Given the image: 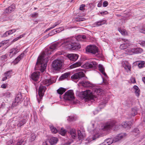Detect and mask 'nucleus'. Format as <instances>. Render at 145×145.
I'll list each match as a JSON object with an SVG mask.
<instances>
[{
  "label": "nucleus",
  "mask_w": 145,
  "mask_h": 145,
  "mask_svg": "<svg viewBox=\"0 0 145 145\" xmlns=\"http://www.w3.org/2000/svg\"><path fill=\"white\" fill-rule=\"evenodd\" d=\"M56 29H54L50 33H49L48 35H47L46 37H48V36H52L56 33Z\"/></svg>",
  "instance_id": "a19ab883"
},
{
  "label": "nucleus",
  "mask_w": 145,
  "mask_h": 145,
  "mask_svg": "<svg viewBox=\"0 0 145 145\" xmlns=\"http://www.w3.org/2000/svg\"><path fill=\"white\" fill-rule=\"evenodd\" d=\"M105 23L106 21L105 20H102L96 22L94 23V25L95 26L98 27L104 24Z\"/></svg>",
  "instance_id": "c85d7f7f"
},
{
  "label": "nucleus",
  "mask_w": 145,
  "mask_h": 145,
  "mask_svg": "<svg viewBox=\"0 0 145 145\" xmlns=\"http://www.w3.org/2000/svg\"><path fill=\"white\" fill-rule=\"evenodd\" d=\"M7 145H14L13 141L11 140H9L7 142Z\"/></svg>",
  "instance_id": "bf43d9fd"
},
{
  "label": "nucleus",
  "mask_w": 145,
  "mask_h": 145,
  "mask_svg": "<svg viewBox=\"0 0 145 145\" xmlns=\"http://www.w3.org/2000/svg\"><path fill=\"white\" fill-rule=\"evenodd\" d=\"M79 83L84 87L91 88L94 87V85L89 81H82L80 82Z\"/></svg>",
  "instance_id": "2eb2a0df"
},
{
  "label": "nucleus",
  "mask_w": 145,
  "mask_h": 145,
  "mask_svg": "<svg viewBox=\"0 0 145 145\" xmlns=\"http://www.w3.org/2000/svg\"><path fill=\"white\" fill-rule=\"evenodd\" d=\"M82 63L80 61H78L71 65L70 67L71 69H73L75 67L80 66L81 65Z\"/></svg>",
  "instance_id": "bb28decb"
},
{
  "label": "nucleus",
  "mask_w": 145,
  "mask_h": 145,
  "mask_svg": "<svg viewBox=\"0 0 145 145\" xmlns=\"http://www.w3.org/2000/svg\"><path fill=\"white\" fill-rule=\"evenodd\" d=\"M66 89L63 88H60L57 90V93L60 95H62L64 93Z\"/></svg>",
  "instance_id": "7c9ffc66"
},
{
  "label": "nucleus",
  "mask_w": 145,
  "mask_h": 145,
  "mask_svg": "<svg viewBox=\"0 0 145 145\" xmlns=\"http://www.w3.org/2000/svg\"><path fill=\"white\" fill-rule=\"evenodd\" d=\"M38 13L36 12H34L31 14H30V16L32 17V18H34V17H36L38 16Z\"/></svg>",
  "instance_id": "864d4df0"
},
{
  "label": "nucleus",
  "mask_w": 145,
  "mask_h": 145,
  "mask_svg": "<svg viewBox=\"0 0 145 145\" xmlns=\"http://www.w3.org/2000/svg\"><path fill=\"white\" fill-rule=\"evenodd\" d=\"M75 21L76 22H80L84 21L85 20V18L81 17H78L75 18Z\"/></svg>",
  "instance_id": "ea45409f"
},
{
  "label": "nucleus",
  "mask_w": 145,
  "mask_h": 145,
  "mask_svg": "<svg viewBox=\"0 0 145 145\" xmlns=\"http://www.w3.org/2000/svg\"><path fill=\"white\" fill-rule=\"evenodd\" d=\"M138 111V109L136 108H134L132 109L131 114V117L137 115V112Z\"/></svg>",
  "instance_id": "c756f323"
},
{
  "label": "nucleus",
  "mask_w": 145,
  "mask_h": 145,
  "mask_svg": "<svg viewBox=\"0 0 145 145\" xmlns=\"http://www.w3.org/2000/svg\"><path fill=\"white\" fill-rule=\"evenodd\" d=\"M76 40L78 41H86L87 40L86 36L84 35H79L76 37H72L64 39L62 41L61 45L65 48L69 49L78 50L80 48V44L76 43Z\"/></svg>",
  "instance_id": "f257e3e1"
},
{
  "label": "nucleus",
  "mask_w": 145,
  "mask_h": 145,
  "mask_svg": "<svg viewBox=\"0 0 145 145\" xmlns=\"http://www.w3.org/2000/svg\"><path fill=\"white\" fill-rule=\"evenodd\" d=\"M19 51V49L18 48V47H16L15 48H12L10 49V51L9 55L10 58L12 57Z\"/></svg>",
  "instance_id": "4468645a"
},
{
  "label": "nucleus",
  "mask_w": 145,
  "mask_h": 145,
  "mask_svg": "<svg viewBox=\"0 0 145 145\" xmlns=\"http://www.w3.org/2000/svg\"><path fill=\"white\" fill-rule=\"evenodd\" d=\"M81 98L84 99L86 101L93 99L94 95L90 90H86L81 93Z\"/></svg>",
  "instance_id": "39448f33"
},
{
  "label": "nucleus",
  "mask_w": 145,
  "mask_h": 145,
  "mask_svg": "<svg viewBox=\"0 0 145 145\" xmlns=\"http://www.w3.org/2000/svg\"><path fill=\"white\" fill-rule=\"evenodd\" d=\"M108 5V2L107 1H105L103 3V7H106Z\"/></svg>",
  "instance_id": "69168bd1"
},
{
  "label": "nucleus",
  "mask_w": 145,
  "mask_h": 145,
  "mask_svg": "<svg viewBox=\"0 0 145 145\" xmlns=\"http://www.w3.org/2000/svg\"><path fill=\"white\" fill-rule=\"evenodd\" d=\"M85 76V74L83 72H79L74 74L72 75L71 78L72 80L80 79L84 77Z\"/></svg>",
  "instance_id": "f8f14e48"
},
{
  "label": "nucleus",
  "mask_w": 145,
  "mask_h": 145,
  "mask_svg": "<svg viewBox=\"0 0 145 145\" xmlns=\"http://www.w3.org/2000/svg\"><path fill=\"white\" fill-rule=\"evenodd\" d=\"M133 133H136L138 134L139 133V130L138 129V128H135L134 129L133 131Z\"/></svg>",
  "instance_id": "0e129e2a"
},
{
  "label": "nucleus",
  "mask_w": 145,
  "mask_h": 145,
  "mask_svg": "<svg viewBox=\"0 0 145 145\" xmlns=\"http://www.w3.org/2000/svg\"><path fill=\"white\" fill-rule=\"evenodd\" d=\"M11 13L9 9H8V8L5 9L4 12V13L5 14H7Z\"/></svg>",
  "instance_id": "13d9d810"
},
{
  "label": "nucleus",
  "mask_w": 145,
  "mask_h": 145,
  "mask_svg": "<svg viewBox=\"0 0 145 145\" xmlns=\"http://www.w3.org/2000/svg\"><path fill=\"white\" fill-rule=\"evenodd\" d=\"M126 135V134L125 133H121L118 134L113 139V142H115L119 141Z\"/></svg>",
  "instance_id": "dca6fc26"
},
{
  "label": "nucleus",
  "mask_w": 145,
  "mask_h": 145,
  "mask_svg": "<svg viewBox=\"0 0 145 145\" xmlns=\"http://www.w3.org/2000/svg\"><path fill=\"white\" fill-rule=\"evenodd\" d=\"M40 74V72L38 71L35 72L32 74L31 78L34 81H37L39 78Z\"/></svg>",
  "instance_id": "a211bd4d"
},
{
  "label": "nucleus",
  "mask_w": 145,
  "mask_h": 145,
  "mask_svg": "<svg viewBox=\"0 0 145 145\" xmlns=\"http://www.w3.org/2000/svg\"><path fill=\"white\" fill-rule=\"evenodd\" d=\"M138 66L140 68L145 67V62L143 61L140 62L138 64Z\"/></svg>",
  "instance_id": "e433bc0d"
},
{
  "label": "nucleus",
  "mask_w": 145,
  "mask_h": 145,
  "mask_svg": "<svg viewBox=\"0 0 145 145\" xmlns=\"http://www.w3.org/2000/svg\"><path fill=\"white\" fill-rule=\"evenodd\" d=\"M22 97L21 93L19 92L16 95L15 101L12 103V106L14 107L16 106L18 103H20L22 101Z\"/></svg>",
  "instance_id": "9b49d317"
},
{
  "label": "nucleus",
  "mask_w": 145,
  "mask_h": 145,
  "mask_svg": "<svg viewBox=\"0 0 145 145\" xmlns=\"http://www.w3.org/2000/svg\"><path fill=\"white\" fill-rule=\"evenodd\" d=\"M85 5L84 4H83L80 5V10H85Z\"/></svg>",
  "instance_id": "4d7b16f0"
},
{
  "label": "nucleus",
  "mask_w": 145,
  "mask_h": 145,
  "mask_svg": "<svg viewBox=\"0 0 145 145\" xmlns=\"http://www.w3.org/2000/svg\"><path fill=\"white\" fill-rule=\"evenodd\" d=\"M122 40L124 42L120 45V49L123 50L126 49L130 46L129 41L128 40L122 39Z\"/></svg>",
  "instance_id": "ddd939ff"
},
{
  "label": "nucleus",
  "mask_w": 145,
  "mask_h": 145,
  "mask_svg": "<svg viewBox=\"0 0 145 145\" xmlns=\"http://www.w3.org/2000/svg\"><path fill=\"white\" fill-rule=\"evenodd\" d=\"M73 91L69 90L65 92L63 95L64 99L66 100H72L74 99Z\"/></svg>",
  "instance_id": "1a4fd4ad"
},
{
  "label": "nucleus",
  "mask_w": 145,
  "mask_h": 145,
  "mask_svg": "<svg viewBox=\"0 0 145 145\" xmlns=\"http://www.w3.org/2000/svg\"><path fill=\"white\" fill-rule=\"evenodd\" d=\"M3 96L6 97L7 98H9L10 97L11 93L9 92H7L5 93H4Z\"/></svg>",
  "instance_id": "8fccbe9b"
},
{
  "label": "nucleus",
  "mask_w": 145,
  "mask_h": 145,
  "mask_svg": "<svg viewBox=\"0 0 145 145\" xmlns=\"http://www.w3.org/2000/svg\"><path fill=\"white\" fill-rule=\"evenodd\" d=\"M122 66L125 69L127 70V72L131 71V65L127 61L122 63Z\"/></svg>",
  "instance_id": "6ab92c4d"
},
{
  "label": "nucleus",
  "mask_w": 145,
  "mask_h": 145,
  "mask_svg": "<svg viewBox=\"0 0 145 145\" xmlns=\"http://www.w3.org/2000/svg\"><path fill=\"white\" fill-rule=\"evenodd\" d=\"M56 29V33H59L60 32L62 31L63 30L62 28L61 27H59L57 29Z\"/></svg>",
  "instance_id": "680f3d73"
},
{
  "label": "nucleus",
  "mask_w": 145,
  "mask_h": 145,
  "mask_svg": "<svg viewBox=\"0 0 145 145\" xmlns=\"http://www.w3.org/2000/svg\"><path fill=\"white\" fill-rule=\"evenodd\" d=\"M66 132V131L65 129L63 128H61V130L59 131V133L63 136L65 135Z\"/></svg>",
  "instance_id": "c03bdc74"
},
{
  "label": "nucleus",
  "mask_w": 145,
  "mask_h": 145,
  "mask_svg": "<svg viewBox=\"0 0 145 145\" xmlns=\"http://www.w3.org/2000/svg\"><path fill=\"white\" fill-rule=\"evenodd\" d=\"M100 135L98 133L94 135L93 137V140H94L96 138H99L100 137Z\"/></svg>",
  "instance_id": "5fc2aeb1"
},
{
  "label": "nucleus",
  "mask_w": 145,
  "mask_h": 145,
  "mask_svg": "<svg viewBox=\"0 0 145 145\" xmlns=\"http://www.w3.org/2000/svg\"><path fill=\"white\" fill-rule=\"evenodd\" d=\"M132 123L131 121H125L121 124V126L127 129H129L132 126Z\"/></svg>",
  "instance_id": "f3484780"
},
{
  "label": "nucleus",
  "mask_w": 145,
  "mask_h": 145,
  "mask_svg": "<svg viewBox=\"0 0 145 145\" xmlns=\"http://www.w3.org/2000/svg\"><path fill=\"white\" fill-rule=\"evenodd\" d=\"M139 43L142 46L145 47V41H140L139 42Z\"/></svg>",
  "instance_id": "052dcab7"
},
{
  "label": "nucleus",
  "mask_w": 145,
  "mask_h": 145,
  "mask_svg": "<svg viewBox=\"0 0 145 145\" xmlns=\"http://www.w3.org/2000/svg\"><path fill=\"white\" fill-rule=\"evenodd\" d=\"M58 141V139L56 137H52L49 140V142L51 145H53L56 144Z\"/></svg>",
  "instance_id": "5701e85b"
},
{
  "label": "nucleus",
  "mask_w": 145,
  "mask_h": 145,
  "mask_svg": "<svg viewBox=\"0 0 145 145\" xmlns=\"http://www.w3.org/2000/svg\"><path fill=\"white\" fill-rule=\"evenodd\" d=\"M57 44H53L48 48L46 49L45 52L38 57L35 67H36L38 65L39 67H40V70L41 72L44 71L47 66L48 60L47 58L45 57V55H50L52 52L57 48Z\"/></svg>",
  "instance_id": "f03ea898"
},
{
  "label": "nucleus",
  "mask_w": 145,
  "mask_h": 145,
  "mask_svg": "<svg viewBox=\"0 0 145 145\" xmlns=\"http://www.w3.org/2000/svg\"><path fill=\"white\" fill-rule=\"evenodd\" d=\"M108 13V12L107 11L105 10L99 12L98 13V14L100 15V14L101 16H103L104 15L107 14Z\"/></svg>",
  "instance_id": "3c124183"
},
{
  "label": "nucleus",
  "mask_w": 145,
  "mask_h": 145,
  "mask_svg": "<svg viewBox=\"0 0 145 145\" xmlns=\"http://www.w3.org/2000/svg\"><path fill=\"white\" fill-rule=\"evenodd\" d=\"M118 30L122 35H125L126 33V31L124 29H122L120 28H119Z\"/></svg>",
  "instance_id": "49530a36"
},
{
  "label": "nucleus",
  "mask_w": 145,
  "mask_h": 145,
  "mask_svg": "<svg viewBox=\"0 0 145 145\" xmlns=\"http://www.w3.org/2000/svg\"><path fill=\"white\" fill-rule=\"evenodd\" d=\"M116 123L114 121H110L108 122L104 126L103 128H102V129L104 131H106L109 132V131L111 129L114 130H117Z\"/></svg>",
  "instance_id": "7ed1b4c3"
},
{
  "label": "nucleus",
  "mask_w": 145,
  "mask_h": 145,
  "mask_svg": "<svg viewBox=\"0 0 145 145\" xmlns=\"http://www.w3.org/2000/svg\"><path fill=\"white\" fill-rule=\"evenodd\" d=\"M36 137L35 134L32 133L31 135L30 140L31 141H33L35 140Z\"/></svg>",
  "instance_id": "09e8293b"
},
{
  "label": "nucleus",
  "mask_w": 145,
  "mask_h": 145,
  "mask_svg": "<svg viewBox=\"0 0 145 145\" xmlns=\"http://www.w3.org/2000/svg\"><path fill=\"white\" fill-rule=\"evenodd\" d=\"M78 136L79 140L82 139L83 138V135L82 133L79 130L78 131Z\"/></svg>",
  "instance_id": "f704fd0d"
},
{
  "label": "nucleus",
  "mask_w": 145,
  "mask_h": 145,
  "mask_svg": "<svg viewBox=\"0 0 145 145\" xmlns=\"http://www.w3.org/2000/svg\"><path fill=\"white\" fill-rule=\"evenodd\" d=\"M86 51L95 55H97L98 54L97 47L96 46L93 45L88 46L86 48Z\"/></svg>",
  "instance_id": "0eeeda50"
},
{
  "label": "nucleus",
  "mask_w": 145,
  "mask_h": 145,
  "mask_svg": "<svg viewBox=\"0 0 145 145\" xmlns=\"http://www.w3.org/2000/svg\"><path fill=\"white\" fill-rule=\"evenodd\" d=\"M140 32L145 34V29H142L140 30Z\"/></svg>",
  "instance_id": "774afa93"
},
{
  "label": "nucleus",
  "mask_w": 145,
  "mask_h": 145,
  "mask_svg": "<svg viewBox=\"0 0 145 145\" xmlns=\"http://www.w3.org/2000/svg\"><path fill=\"white\" fill-rule=\"evenodd\" d=\"M97 66V63L95 61L91 60L86 63L83 65V67L85 69L94 70L96 69Z\"/></svg>",
  "instance_id": "423d86ee"
},
{
  "label": "nucleus",
  "mask_w": 145,
  "mask_h": 145,
  "mask_svg": "<svg viewBox=\"0 0 145 145\" xmlns=\"http://www.w3.org/2000/svg\"><path fill=\"white\" fill-rule=\"evenodd\" d=\"M95 92L97 94L98 93H100L102 91V89L99 88H96L95 89Z\"/></svg>",
  "instance_id": "603ef678"
},
{
  "label": "nucleus",
  "mask_w": 145,
  "mask_h": 145,
  "mask_svg": "<svg viewBox=\"0 0 145 145\" xmlns=\"http://www.w3.org/2000/svg\"><path fill=\"white\" fill-rule=\"evenodd\" d=\"M53 82L51 79H45L43 80L42 82V84L45 85L47 86H48L53 83Z\"/></svg>",
  "instance_id": "4be33fe9"
},
{
  "label": "nucleus",
  "mask_w": 145,
  "mask_h": 145,
  "mask_svg": "<svg viewBox=\"0 0 145 145\" xmlns=\"http://www.w3.org/2000/svg\"><path fill=\"white\" fill-rule=\"evenodd\" d=\"M15 120V123L18 127H21L22 126L25 124L27 121V116L20 115L17 117Z\"/></svg>",
  "instance_id": "20e7f679"
},
{
  "label": "nucleus",
  "mask_w": 145,
  "mask_h": 145,
  "mask_svg": "<svg viewBox=\"0 0 145 145\" xmlns=\"http://www.w3.org/2000/svg\"><path fill=\"white\" fill-rule=\"evenodd\" d=\"M12 71L10 70L7 72H6L4 73V75L5 76H7V77L10 78L11 77V74H12Z\"/></svg>",
  "instance_id": "c9c22d12"
},
{
  "label": "nucleus",
  "mask_w": 145,
  "mask_h": 145,
  "mask_svg": "<svg viewBox=\"0 0 145 145\" xmlns=\"http://www.w3.org/2000/svg\"><path fill=\"white\" fill-rule=\"evenodd\" d=\"M24 52L21 53L20 55L17 58H16L14 61V63H17L18 62L24 57Z\"/></svg>",
  "instance_id": "393cba45"
},
{
  "label": "nucleus",
  "mask_w": 145,
  "mask_h": 145,
  "mask_svg": "<svg viewBox=\"0 0 145 145\" xmlns=\"http://www.w3.org/2000/svg\"><path fill=\"white\" fill-rule=\"evenodd\" d=\"M8 8V9H9L11 12L13 11L15 8V6L14 5H12Z\"/></svg>",
  "instance_id": "79ce46f5"
},
{
  "label": "nucleus",
  "mask_w": 145,
  "mask_h": 145,
  "mask_svg": "<svg viewBox=\"0 0 145 145\" xmlns=\"http://www.w3.org/2000/svg\"><path fill=\"white\" fill-rule=\"evenodd\" d=\"M114 142L113 139L112 138H108L105 140L104 142V145H110Z\"/></svg>",
  "instance_id": "cd10ccee"
},
{
  "label": "nucleus",
  "mask_w": 145,
  "mask_h": 145,
  "mask_svg": "<svg viewBox=\"0 0 145 145\" xmlns=\"http://www.w3.org/2000/svg\"><path fill=\"white\" fill-rule=\"evenodd\" d=\"M126 52L128 54L132 55L134 54V48H129L126 50Z\"/></svg>",
  "instance_id": "72a5a7b5"
},
{
  "label": "nucleus",
  "mask_w": 145,
  "mask_h": 145,
  "mask_svg": "<svg viewBox=\"0 0 145 145\" xmlns=\"http://www.w3.org/2000/svg\"><path fill=\"white\" fill-rule=\"evenodd\" d=\"M70 134L72 138L75 137L76 135L75 131L73 129L71 130Z\"/></svg>",
  "instance_id": "58836bf2"
},
{
  "label": "nucleus",
  "mask_w": 145,
  "mask_h": 145,
  "mask_svg": "<svg viewBox=\"0 0 145 145\" xmlns=\"http://www.w3.org/2000/svg\"><path fill=\"white\" fill-rule=\"evenodd\" d=\"M70 73L68 72H65L61 75L59 78V80H62L65 79H67L69 77Z\"/></svg>",
  "instance_id": "412c9836"
},
{
  "label": "nucleus",
  "mask_w": 145,
  "mask_h": 145,
  "mask_svg": "<svg viewBox=\"0 0 145 145\" xmlns=\"http://www.w3.org/2000/svg\"><path fill=\"white\" fill-rule=\"evenodd\" d=\"M76 120L75 117L73 116H70L68 117L67 120L69 121H73Z\"/></svg>",
  "instance_id": "37998d69"
},
{
  "label": "nucleus",
  "mask_w": 145,
  "mask_h": 145,
  "mask_svg": "<svg viewBox=\"0 0 145 145\" xmlns=\"http://www.w3.org/2000/svg\"><path fill=\"white\" fill-rule=\"evenodd\" d=\"M142 118H143V122L142 124L144 126V124H145V112L144 113L142 114Z\"/></svg>",
  "instance_id": "6e6d98bb"
},
{
  "label": "nucleus",
  "mask_w": 145,
  "mask_h": 145,
  "mask_svg": "<svg viewBox=\"0 0 145 145\" xmlns=\"http://www.w3.org/2000/svg\"><path fill=\"white\" fill-rule=\"evenodd\" d=\"M50 130L52 133L56 134L58 132V131L53 126L51 125L50 126Z\"/></svg>",
  "instance_id": "473e14b6"
},
{
  "label": "nucleus",
  "mask_w": 145,
  "mask_h": 145,
  "mask_svg": "<svg viewBox=\"0 0 145 145\" xmlns=\"http://www.w3.org/2000/svg\"><path fill=\"white\" fill-rule=\"evenodd\" d=\"M24 140L23 139H19L16 144H15V145H22L24 143Z\"/></svg>",
  "instance_id": "4c0bfd02"
},
{
  "label": "nucleus",
  "mask_w": 145,
  "mask_h": 145,
  "mask_svg": "<svg viewBox=\"0 0 145 145\" xmlns=\"http://www.w3.org/2000/svg\"><path fill=\"white\" fill-rule=\"evenodd\" d=\"M68 57L70 60L75 61L78 59V54H69Z\"/></svg>",
  "instance_id": "aec40b11"
},
{
  "label": "nucleus",
  "mask_w": 145,
  "mask_h": 145,
  "mask_svg": "<svg viewBox=\"0 0 145 145\" xmlns=\"http://www.w3.org/2000/svg\"><path fill=\"white\" fill-rule=\"evenodd\" d=\"M61 20H58L56 22H55L54 24L55 25H56V26L60 24L61 23Z\"/></svg>",
  "instance_id": "338daca9"
},
{
  "label": "nucleus",
  "mask_w": 145,
  "mask_h": 145,
  "mask_svg": "<svg viewBox=\"0 0 145 145\" xmlns=\"http://www.w3.org/2000/svg\"><path fill=\"white\" fill-rule=\"evenodd\" d=\"M8 55L5 54L1 56V59L3 61H6L7 60Z\"/></svg>",
  "instance_id": "de8ad7c7"
},
{
  "label": "nucleus",
  "mask_w": 145,
  "mask_h": 145,
  "mask_svg": "<svg viewBox=\"0 0 145 145\" xmlns=\"http://www.w3.org/2000/svg\"><path fill=\"white\" fill-rule=\"evenodd\" d=\"M134 54H137L141 53L142 51V49L140 48H134Z\"/></svg>",
  "instance_id": "2f4dec72"
},
{
  "label": "nucleus",
  "mask_w": 145,
  "mask_h": 145,
  "mask_svg": "<svg viewBox=\"0 0 145 145\" xmlns=\"http://www.w3.org/2000/svg\"><path fill=\"white\" fill-rule=\"evenodd\" d=\"M98 68L99 71L105 76H106V74L105 72V68L102 65L99 64L98 65Z\"/></svg>",
  "instance_id": "a878e982"
},
{
  "label": "nucleus",
  "mask_w": 145,
  "mask_h": 145,
  "mask_svg": "<svg viewBox=\"0 0 145 145\" xmlns=\"http://www.w3.org/2000/svg\"><path fill=\"white\" fill-rule=\"evenodd\" d=\"M46 89V86H42V84H41L38 91L39 97L37 96V99L39 103H40L41 100L42 99V97L44 95V92Z\"/></svg>",
  "instance_id": "6e6552de"
},
{
  "label": "nucleus",
  "mask_w": 145,
  "mask_h": 145,
  "mask_svg": "<svg viewBox=\"0 0 145 145\" xmlns=\"http://www.w3.org/2000/svg\"><path fill=\"white\" fill-rule=\"evenodd\" d=\"M62 61L60 60H56L54 61L52 63V67L54 69L59 70L61 69L62 66Z\"/></svg>",
  "instance_id": "9d476101"
},
{
  "label": "nucleus",
  "mask_w": 145,
  "mask_h": 145,
  "mask_svg": "<svg viewBox=\"0 0 145 145\" xmlns=\"http://www.w3.org/2000/svg\"><path fill=\"white\" fill-rule=\"evenodd\" d=\"M135 93L137 96L138 97L140 94V91L138 87L136 85H135L133 87Z\"/></svg>",
  "instance_id": "b1692460"
},
{
  "label": "nucleus",
  "mask_w": 145,
  "mask_h": 145,
  "mask_svg": "<svg viewBox=\"0 0 145 145\" xmlns=\"http://www.w3.org/2000/svg\"><path fill=\"white\" fill-rule=\"evenodd\" d=\"M18 29H13L7 31L8 35H9L12 34L13 33L15 32Z\"/></svg>",
  "instance_id": "a18cd8bd"
},
{
  "label": "nucleus",
  "mask_w": 145,
  "mask_h": 145,
  "mask_svg": "<svg viewBox=\"0 0 145 145\" xmlns=\"http://www.w3.org/2000/svg\"><path fill=\"white\" fill-rule=\"evenodd\" d=\"M130 80L132 83L134 84L136 83V80L135 78L131 77L130 79Z\"/></svg>",
  "instance_id": "e2e57ef3"
}]
</instances>
